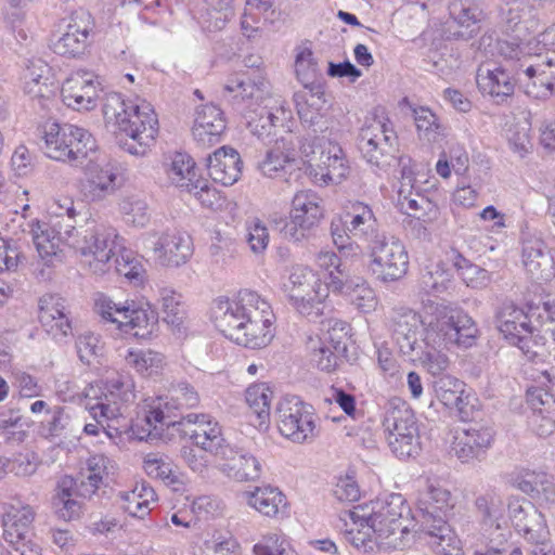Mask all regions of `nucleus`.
Returning <instances> with one entry per match:
<instances>
[{
  "label": "nucleus",
  "instance_id": "f257e3e1",
  "mask_svg": "<svg viewBox=\"0 0 555 555\" xmlns=\"http://www.w3.org/2000/svg\"><path fill=\"white\" fill-rule=\"evenodd\" d=\"M477 333V325L467 313L428 299L418 312L399 318L393 337L403 356L438 375L449 366L446 351L455 345L470 347Z\"/></svg>",
  "mask_w": 555,
  "mask_h": 555
},
{
  "label": "nucleus",
  "instance_id": "f03ea898",
  "mask_svg": "<svg viewBox=\"0 0 555 555\" xmlns=\"http://www.w3.org/2000/svg\"><path fill=\"white\" fill-rule=\"evenodd\" d=\"M211 320L225 337L251 349L266 347L274 335L271 305L250 289H242L232 298L215 299Z\"/></svg>",
  "mask_w": 555,
  "mask_h": 555
},
{
  "label": "nucleus",
  "instance_id": "7ed1b4c3",
  "mask_svg": "<svg viewBox=\"0 0 555 555\" xmlns=\"http://www.w3.org/2000/svg\"><path fill=\"white\" fill-rule=\"evenodd\" d=\"M82 234L74 245L81 249L82 261L90 273L102 276L114 268L117 274L134 285L144 281L141 257L125 246V240L116 229L98 224L95 230Z\"/></svg>",
  "mask_w": 555,
  "mask_h": 555
},
{
  "label": "nucleus",
  "instance_id": "20e7f679",
  "mask_svg": "<svg viewBox=\"0 0 555 555\" xmlns=\"http://www.w3.org/2000/svg\"><path fill=\"white\" fill-rule=\"evenodd\" d=\"M416 506L420 528L414 530L438 555H462L460 540L448 520L455 506L451 492L427 480L418 491Z\"/></svg>",
  "mask_w": 555,
  "mask_h": 555
},
{
  "label": "nucleus",
  "instance_id": "39448f33",
  "mask_svg": "<svg viewBox=\"0 0 555 555\" xmlns=\"http://www.w3.org/2000/svg\"><path fill=\"white\" fill-rule=\"evenodd\" d=\"M351 520L366 522L367 530H372L378 547L386 550L401 548L406 545L411 530L415 524L411 516V508L399 493H391L383 500L373 503L372 508L357 506L349 512Z\"/></svg>",
  "mask_w": 555,
  "mask_h": 555
},
{
  "label": "nucleus",
  "instance_id": "423d86ee",
  "mask_svg": "<svg viewBox=\"0 0 555 555\" xmlns=\"http://www.w3.org/2000/svg\"><path fill=\"white\" fill-rule=\"evenodd\" d=\"M106 129L118 140L119 146L130 155L145 156L158 133V118L153 106H104Z\"/></svg>",
  "mask_w": 555,
  "mask_h": 555
},
{
  "label": "nucleus",
  "instance_id": "0eeeda50",
  "mask_svg": "<svg viewBox=\"0 0 555 555\" xmlns=\"http://www.w3.org/2000/svg\"><path fill=\"white\" fill-rule=\"evenodd\" d=\"M198 402L199 396L191 385L180 383L172 386L168 395L152 401L143 418L137 420L134 427L138 428L139 438H160L165 427H176L180 424V420H176V411L194 408Z\"/></svg>",
  "mask_w": 555,
  "mask_h": 555
},
{
  "label": "nucleus",
  "instance_id": "6e6552de",
  "mask_svg": "<svg viewBox=\"0 0 555 555\" xmlns=\"http://www.w3.org/2000/svg\"><path fill=\"white\" fill-rule=\"evenodd\" d=\"M86 410L109 418L122 417V409L135 399L134 382L128 373L114 372L85 391Z\"/></svg>",
  "mask_w": 555,
  "mask_h": 555
},
{
  "label": "nucleus",
  "instance_id": "1a4fd4ad",
  "mask_svg": "<svg viewBox=\"0 0 555 555\" xmlns=\"http://www.w3.org/2000/svg\"><path fill=\"white\" fill-rule=\"evenodd\" d=\"M43 140L48 157L70 164L81 163L96 149L89 131L69 124L46 122Z\"/></svg>",
  "mask_w": 555,
  "mask_h": 555
},
{
  "label": "nucleus",
  "instance_id": "9d476101",
  "mask_svg": "<svg viewBox=\"0 0 555 555\" xmlns=\"http://www.w3.org/2000/svg\"><path fill=\"white\" fill-rule=\"evenodd\" d=\"M383 426L391 452L399 459H409L421 450L417 421L413 410L401 399L388 401Z\"/></svg>",
  "mask_w": 555,
  "mask_h": 555
},
{
  "label": "nucleus",
  "instance_id": "9b49d317",
  "mask_svg": "<svg viewBox=\"0 0 555 555\" xmlns=\"http://www.w3.org/2000/svg\"><path fill=\"white\" fill-rule=\"evenodd\" d=\"M162 168L169 184L194 195L206 207L214 206L217 192L198 175L196 163L189 154L175 152L166 155Z\"/></svg>",
  "mask_w": 555,
  "mask_h": 555
},
{
  "label": "nucleus",
  "instance_id": "f8f14e48",
  "mask_svg": "<svg viewBox=\"0 0 555 555\" xmlns=\"http://www.w3.org/2000/svg\"><path fill=\"white\" fill-rule=\"evenodd\" d=\"M396 135L386 124L374 121L361 129L358 149L362 157L373 167L387 171L391 167L409 166L410 159L397 157Z\"/></svg>",
  "mask_w": 555,
  "mask_h": 555
},
{
  "label": "nucleus",
  "instance_id": "ddd939ff",
  "mask_svg": "<svg viewBox=\"0 0 555 555\" xmlns=\"http://www.w3.org/2000/svg\"><path fill=\"white\" fill-rule=\"evenodd\" d=\"M98 224L90 223L86 227L76 228L74 224H62L61 221L51 223L31 220L28 223V232L40 258L47 263L52 264L54 259L60 258V244L63 242L81 255V249L74 245V242L80 241L82 233L95 230Z\"/></svg>",
  "mask_w": 555,
  "mask_h": 555
},
{
  "label": "nucleus",
  "instance_id": "4468645a",
  "mask_svg": "<svg viewBox=\"0 0 555 555\" xmlns=\"http://www.w3.org/2000/svg\"><path fill=\"white\" fill-rule=\"evenodd\" d=\"M369 269L376 280L391 283L401 280L409 270L404 244L393 236L380 235L370 244Z\"/></svg>",
  "mask_w": 555,
  "mask_h": 555
},
{
  "label": "nucleus",
  "instance_id": "2eb2a0df",
  "mask_svg": "<svg viewBox=\"0 0 555 555\" xmlns=\"http://www.w3.org/2000/svg\"><path fill=\"white\" fill-rule=\"evenodd\" d=\"M275 422L280 434L293 442L305 443L315 437L313 413L296 396H286L278 402Z\"/></svg>",
  "mask_w": 555,
  "mask_h": 555
},
{
  "label": "nucleus",
  "instance_id": "dca6fc26",
  "mask_svg": "<svg viewBox=\"0 0 555 555\" xmlns=\"http://www.w3.org/2000/svg\"><path fill=\"white\" fill-rule=\"evenodd\" d=\"M122 166L116 159L102 157L90 160L80 183L82 196L88 202H102L114 195L122 184Z\"/></svg>",
  "mask_w": 555,
  "mask_h": 555
},
{
  "label": "nucleus",
  "instance_id": "f3484780",
  "mask_svg": "<svg viewBox=\"0 0 555 555\" xmlns=\"http://www.w3.org/2000/svg\"><path fill=\"white\" fill-rule=\"evenodd\" d=\"M321 197L313 191L297 192L292 199L289 220L281 228L282 236L291 242H301L323 218Z\"/></svg>",
  "mask_w": 555,
  "mask_h": 555
},
{
  "label": "nucleus",
  "instance_id": "a211bd4d",
  "mask_svg": "<svg viewBox=\"0 0 555 555\" xmlns=\"http://www.w3.org/2000/svg\"><path fill=\"white\" fill-rule=\"evenodd\" d=\"M283 291L301 314H310L314 304H320L327 296V287L317 279L312 270L304 266L293 267L288 281L283 284Z\"/></svg>",
  "mask_w": 555,
  "mask_h": 555
},
{
  "label": "nucleus",
  "instance_id": "6ab92c4d",
  "mask_svg": "<svg viewBox=\"0 0 555 555\" xmlns=\"http://www.w3.org/2000/svg\"><path fill=\"white\" fill-rule=\"evenodd\" d=\"M178 427L197 448L215 457L228 444L222 437L221 426L209 414L190 413L181 417Z\"/></svg>",
  "mask_w": 555,
  "mask_h": 555
},
{
  "label": "nucleus",
  "instance_id": "aec40b11",
  "mask_svg": "<svg viewBox=\"0 0 555 555\" xmlns=\"http://www.w3.org/2000/svg\"><path fill=\"white\" fill-rule=\"evenodd\" d=\"M216 468L236 482L256 481L261 477V462L248 451L227 444L216 456Z\"/></svg>",
  "mask_w": 555,
  "mask_h": 555
},
{
  "label": "nucleus",
  "instance_id": "412c9836",
  "mask_svg": "<svg viewBox=\"0 0 555 555\" xmlns=\"http://www.w3.org/2000/svg\"><path fill=\"white\" fill-rule=\"evenodd\" d=\"M63 102L74 101L77 104L82 102L92 103L96 101H116L125 104L119 93H104L99 78L86 70L73 73L64 82L61 90Z\"/></svg>",
  "mask_w": 555,
  "mask_h": 555
},
{
  "label": "nucleus",
  "instance_id": "4be33fe9",
  "mask_svg": "<svg viewBox=\"0 0 555 555\" xmlns=\"http://www.w3.org/2000/svg\"><path fill=\"white\" fill-rule=\"evenodd\" d=\"M493 440L491 428H457L453 434L451 451L462 463L480 462L486 457Z\"/></svg>",
  "mask_w": 555,
  "mask_h": 555
},
{
  "label": "nucleus",
  "instance_id": "5701e85b",
  "mask_svg": "<svg viewBox=\"0 0 555 555\" xmlns=\"http://www.w3.org/2000/svg\"><path fill=\"white\" fill-rule=\"evenodd\" d=\"M498 328L504 338L524 352L530 349L533 328L528 314L513 302H504L496 315Z\"/></svg>",
  "mask_w": 555,
  "mask_h": 555
},
{
  "label": "nucleus",
  "instance_id": "b1692460",
  "mask_svg": "<svg viewBox=\"0 0 555 555\" xmlns=\"http://www.w3.org/2000/svg\"><path fill=\"white\" fill-rule=\"evenodd\" d=\"M508 517L515 530L528 542L545 540L546 530L543 515L526 500L508 502Z\"/></svg>",
  "mask_w": 555,
  "mask_h": 555
},
{
  "label": "nucleus",
  "instance_id": "393cba45",
  "mask_svg": "<svg viewBox=\"0 0 555 555\" xmlns=\"http://www.w3.org/2000/svg\"><path fill=\"white\" fill-rule=\"evenodd\" d=\"M155 259L164 267L177 268L186 263L193 255L192 237L186 232H167L153 243Z\"/></svg>",
  "mask_w": 555,
  "mask_h": 555
},
{
  "label": "nucleus",
  "instance_id": "a878e982",
  "mask_svg": "<svg viewBox=\"0 0 555 555\" xmlns=\"http://www.w3.org/2000/svg\"><path fill=\"white\" fill-rule=\"evenodd\" d=\"M504 119L503 131L509 151L520 159L527 157L533 151L530 112L518 106L516 111L505 115Z\"/></svg>",
  "mask_w": 555,
  "mask_h": 555
},
{
  "label": "nucleus",
  "instance_id": "bb28decb",
  "mask_svg": "<svg viewBox=\"0 0 555 555\" xmlns=\"http://www.w3.org/2000/svg\"><path fill=\"white\" fill-rule=\"evenodd\" d=\"M345 231L356 241L369 242L370 244L379 237L378 222L373 209L363 202H352L343 214Z\"/></svg>",
  "mask_w": 555,
  "mask_h": 555
},
{
  "label": "nucleus",
  "instance_id": "cd10ccee",
  "mask_svg": "<svg viewBox=\"0 0 555 555\" xmlns=\"http://www.w3.org/2000/svg\"><path fill=\"white\" fill-rule=\"evenodd\" d=\"M243 499L248 507L260 515L280 519L288 514L286 495L276 487L264 485L243 492Z\"/></svg>",
  "mask_w": 555,
  "mask_h": 555
},
{
  "label": "nucleus",
  "instance_id": "c85d7f7f",
  "mask_svg": "<svg viewBox=\"0 0 555 555\" xmlns=\"http://www.w3.org/2000/svg\"><path fill=\"white\" fill-rule=\"evenodd\" d=\"M521 260L534 280H548L554 275V260L544 241L535 235L522 238Z\"/></svg>",
  "mask_w": 555,
  "mask_h": 555
},
{
  "label": "nucleus",
  "instance_id": "c756f323",
  "mask_svg": "<svg viewBox=\"0 0 555 555\" xmlns=\"http://www.w3.org/2000/svg\"><path fill=\"white\" fill-rule=\"evenodd\" d=\"M39 322L55 340H61L72 333L65 301L57 295L47 294L40 298Z\"/></svg>",
  "mask_w": 555,
  "mask_h": 555
},
{
  "label": "nucleus",
  "instance_id": "7c9ffc66",
  "mask_svg": "<svg viewBox=\"0 0 555 555\" xmlns=\"http://www.w3.org/2000/svg\"><path fill=\"white\" fill-rule=\"evenodd\" d=\"M225 128L227 119L220 106H197L192 134L198 144L210 146L218 143Z\"/></svg>",
  "mask_w": 555,
  "mask_h": 555
},
{
  "label": "nucleus",
  "instance_id": "2f4dec72",
  "mask_svg": "<svg viewBox=\"0 0 555 555\" xmlns=\"http://www.w3.org/2000/svg\"><path fill=\"white\" fill-rule=\"evenodd\" d=\"M207 170L215 182L224 186L232 185L242 172L240 154L232 147L222 146L209 155Z\"/></svg>",
  "mask_w": 555,
  "mask_h": 555
},
{
  "label": "nucleus",
  "instance_id": "473e14b6",
  "mask_svg": "<svg viewBox=\"0 0 555 555\" xmlns=\"http://www.w3.org/2000/svg\"><path fill=\"white\" fill-rule=\"evenodd\" d=\"M530 80L526 92L537 100H546L555 83V53L546 54L525 69Z\"/></svg>",
  "mask_w": 555,
  "mask_h": 555
},
{
  "label": "nucleus",
  "instance_id": "72a5a7b5",
  "mask_svg": "<svg viewBox=\"0 0 555 555\" xmlns=\"http://www.w3.org/2000/svg\"><path fill=\"white\" fill-rule=\"evenodd\" d=\"M158 330V313L150 304L141 306L130 304L121 332L132 334L140 339H150L157 335Z\"/></svg>",
  "mask_w": 555,
  "mask_h": 555
},
{
  "label": "nucleus",
  "instance_id": "f704fd0d",
  "mask_svg": "<svg viewBox=\"0 0 555 555\" xmlns=\"http://www.w3.org/2000/svg\"><path fill=\"white\" fill-rule=\"evenodd\" d=\"M50 72V66L39 57L27 61L23 72L24 91L31 101L51 100L53 88L49 85Z\"/></svg>",
  "mask_w": 555,
  "mask_h": 555
},
{
  "label": "nucleus",
  "instance_id": "c9c22d12",
  "mask_svg": "<svg viewBox=\"0 0 555 555\" xmlns=\"http://www.w3.org/2000/svg\"><path fill=\"white\" fill-rule=\"evenodd\" d=\"M330 287L334 292L344 293L351 304L362 312H370L376 306L374 291L361 278L343 280L339 275L332 273Z\"/></svg>",
  "mask_w": 555,
  "mask_h": 555
},
{
  "label": "nucleus",
  "instance_id": "e433bc0d",
  "mask_svg": "<svg viewBox=\"0 0 555 555\" xmlns=\"http://www.w3.org/2000/svg\"><path fill=\"white\" fill-rule=\"evenodd\" d=\"M348 172V167L343 158L341 149L336 145H331L327 150L321 151L319 162L311 164L309 176L315 182L328 183L330 181L339 180L345 178Z\"/></svg>",
  "mask_w": 555,
  "mask_h": 555
},
{
  "label": "nucleus",
  "instance_id": "4c0bfd02",
  "mask_svg": "<svg viewBox=\"0 0 555 555\" xmlns=\"http://www.w3.org/2000/svg\"><path fill=\"white\" fill-rule=\"evenodd\" d=\"M476 80L480 92L493 98H502L503 100L514 91L508 74L492 63L479 66Z\"/></svg>",
  "mask_w": 555,
  "mask_h": 555
},
{
  "label": "nucleus",
  "instance_id": "58836bf2",
  "mask_svg": "<svg viewBox=\"0 0 555 555\" xmlns=\"http://www.w3.org/2000/svg\"><path fill=\"white\" fill-rule=\"evenodd\" d=\"M35 519V511L29 505H11L2 517L3 539L8 542L31 537L30 526Z\"/></svg>",
  "mask_w": 555,
  "mask_h": 555
},
{
  "label": "nucleus",
  "instance_id": "ea45409f",
  "mask_svg": "<svg viewBox=\"0 0 555 555\" xmlns=\"http://www.w3.org/2000/svg\"><path fill=\"white\" fill-rule=\"evenodd\" d=\"M121 508L131 517L143 519L156 503V493L146 481L137 482L130 491L119 492Z\"/></svg>",
  "mask_w": 555,
  "mask_h": 555
},
{
  "label": "nucleus",
  "instance_id": "a19ab883",
  "mask_svg": "<svg viewBox=\"0 0 555 555\" xmlns=\"http://www.w3.org/2000/svg\"><path fill=\"white\" fill-rule=\"evenodd\" d=\"M295 72L298 80L304 85L305 89L309 90L312 96L317 95L321 99L322 86L318 80L319 67L313 57L312 51L307 47H301L297 50L295 60Z\"/></svg>",
  "mask_w": 555,
  "mask_h": 555
},
{
  "label": "nucleus",
  "instance_id": "79ce46f5",
  "mask_svg": "<svg viewBox=\"0 0 555 555\" xmlns=\"http://www.w3.org/2000/svg\"><path fill=\"white\" fill-rule=\"evenodd\" d=\"M516 485L525 493L544 494L547 501L555 502L554 478L542 469H524L516 478Z\"/></svg>",
  "mask_w": 555,
  "mask_h": 555
},
{
  "label": "nucleus",
  "instance_id": "37998d69",
  "mask_svg": "<svg viewBox=\"0 0 555 555\" xmlns=\"http://www.w3.org/2000/svg\"><path fill=\"white\" fill-rule=\"evenodd\" d=\"M245 399L258 420V426L267 428L270 420L273 390L266 383L253 384L246 389Z\"/></svg>",
  "mask_w": 555,
  "mask_h": 555
},
{
  "label": "nucleus",
  "instance_id": "c03bdc74",
  "mask_svg": "<svg viewBox=\"0 0 555 555\" xmlns=\"http://www.w3.org/2000/svg\"><path fill=\"white\" fill-rule=\"evenodd\" d=\"M436 398L447 408L464 412V383L460 379L443 375L434 383Z\"/></svg>",
  "mask_w": 555,
  "mask_h": 555
},
{
  "label": "nucleus",
  "instance_id": "a18cd8bd",
  "mask_svg": "<svg viewBox=\"0 0 555 555\" xmlns=\"http://www.w3.org/2000/svg\"><path fill=\"white\" fill-rule=\"evenodd\" d=\"M124 359L128 366L143 376L157 374L164 365V356L151 349H129Z\"/></svg>",
  "mask_w": 555,
  "mask_h": 555
},
{
  "label": "nucleus",
  "instance_id": "49530a36",
  "mask_svg": "<svg viewBox=\"0 0 555 555\" xmlns=\"http://www.w3.org/2000/svg\"><path fill=\"white\" fill-rule=\"evenodd\" d=\"M88 30L78 24H68L66 31L54 43V52L61 55L75 56L86 47Z\"/></svg>",
  "mask_w": 555,
  "mask_h": 555
},
{
  "label": "nucleus",
  "instance_id": "de8ad7c7",
  "mask_svg": "<svg viewBox=\"0 0 555 555\" xmlns=\"http://www.w3.org/2000/svg\"><path fill=\"white\" fill-rule=\"evenodd\" d=\"M307 350L309 352L310 362L319 370L332 372L337 367L340 353L318 337L310 336L308 338Z\"/></svg>",
  "mask_w": 555,
  "mask_h": 555
},
{
  "label": "nucleus",
  "instance_id": "09e8293b",
  "mask_svg": "<svg viewBox=\"0 0 555 555\" xmlns=\"http://www.w3.org/2000/svg\"><path fill=\"white\" fill-rule=\"evenodd\" d=\"M159 302L164 321L172 327L179 328L185 318L181 295L170 287H162L159 288Z\"/></svg>",
  "mask_w": 555,
  "mask_h": 555
},
{
  "label": "nucleus",
  "instance_id": "8fccbe9b",
  "mask_svg": "<svg viewBox=\"0 0 555 555\" xmlns=\"http://www.w3.org/2000/svg\"><path fill=\"white\" fill-rule=\"evenodd\" d=\"M130 307L128 301L115 302L112 298L104 294H96L94 298V311L105 322L117 325L121 328L124 321L127 319V312Z\"/></svg>",
  "mask_w": 555,
  "mask_h": 555
},
{
  "label": "nucleus",
  "instance_id": "3c124183",
  "mask_svg": "<svg viewBox=\"0 0 555 555\" xmlns=\"http://www.w3.org/2000/svg\"><path fill=\"white\" fill-rule=\"evenodd\" d=\"M284 113L285 106H259V109L254 112L256 116H247V127L253 134L263 138L270 134L272 127H276L279 114Z\"/></svg>",
  "mask_w": 555,
  "mask_h": 555
},
{
  "label": "nucleus",
  "instance_id": "603ef678",
  "mask_svg": "<svg viewBox=\"0 0 555 555\" xmlns=\"http://www.w3.org/2000/svg\"><path fill=\"white\" fill-rule=\"evenodd\" d=\"M76 349L80 361L92 365L100 363V359L104 357L105 344L100 335L85 332L77 337Z\"/></svg>",
  "mask_w": 555,
  "mask_h": 555
},
{
  "label": "nucleus",
  "instance_id": "864d4df0",
  "mask_svg": "<svg viewBox=\"0 0 555 555\" xmlns=\"http://www.w3.org/2000/svg\"><path fill=\"white\" fill-rule=\"evenodd\" d=\"M475 505L481 514L486 524L501 528L503 519L504 504L502 498L493 490L487 491L477 496Z\"/></svg>",
  "mask_w": 555,
  "mask_h": 555
},
{
  "label": "nucleus",
  "instance_id": "5fc2aeb1",
  "mask_svg": "<svg viewBox=\"0 0 555 555\" xmlns=\"http://www.w3.org/2000/svg\"><path fill=\"white\" fill-rule=\"evenodd\" d=\"M413 180L412 170L409 168V166L404 165L403 169H401V182L398 191L399 199L401 201V205L403 207L414 211V216L420 219L421 215H417L416 212L418 210H424L425 207H428L431 204L423 195L415 194V196H413Z\"/></svg>",
  "mask_w": 555,
  "mask_h": 555
},
{
  "label": "nucleus",
  "instance_id": "6e6d98bb",
  "mask_svg": "<svg viewBox=\"0 0 555 555\" xmlns=\"http://www.w3.org/2000/svg\"><path fill=\"white\" fill-rule=\"evenodd\" d=\"M413 116L422 139L436 142L443 134V127L438 122V117L428 106H415Z\"/></svg>",
  "mask_w": 555,
  "mask_h": 555
},
{
  "label": "nucleus",
  "instance_id": "4d7b16f0",
  "mask_svg": "<svg viewBox=\"0 0 555 555\" xmlns=\"http://www.w3.org/2000/svg\"><path fill=\"white\" fill-rule=\"evenodd\" d=\"M109 463V459L103 454H93L87 460V480L81 482L83 495H91L95 492L108 474Z\"/></svg>",
  "mask_w": 555,
  "mask_h": 555
},
{
  "label": "nucleus",
  "instance_id": "13d9d810",
  "mask_svg": "<svg viewBox=\"0 0 555 555\" xmlns=\"http://www.w3.org/2000/svg\"><path fill=\"white\" fill-rule=\"evenodd\" d=\"M72 485V479H63L59 486L60 490L54 499L56 514L64 520H72L79 517L81 511L80 503L73 499V494L70 492Z\"/></svg>",
  "mask_w": 555,
  "mask_h": 555
},
{
  "label": "nucleus",
  "instance_id": "bf43d9fd",
  "mask_svg": "<svg viewBox=\"0 0 555 555\" xmlns=\"http://www.w3.org/2000/svg\"><path fill=\"white\" fill-rule=\"evenodd\" d=\"M255 555H298L287 540L278 532H269L253 547Z\"/></svg>",
  "mask_w": 555,
  "mask_h": 555
},
{
  "label": "nucleus",
  "instance_id": "052dcab7",
  "mask_svg": "<svg viewBox=\"0 0 555 555\" xmlns=\"http://www.w3.org/2000/svg\"><path fill=\"white\" fill-rule=\"evenodd\" d=\"M119 209L127 223L134 227H144L149 220L146 203L138 196H126L119 203Z\"/></svg>",
  "mask_w": 555,
  "mask_h": 555
},
{
  "label": "nucleus",
  "instance_id": "680f3d73",
  "mask_svg": "<svg viewBox=\"0 0 555 555\" xmlns=\"http://www.w3.org/2000/svg\"><path fill=\"white\" fill-rule=\"evenodd\" d=\"M22 415L20 410L9 409L0 413V437L7 442H23L26 437L25 430H15L22 427Z\"/></svg>",
  "mask_w": 555,
  "mask_h": 555
},
{
  "label": "nucleus",
  "instance_id": "e2e57ef3",
  "mask_svg": "<svg viewBox=\"0 0 555 555\" xmlns=\"http://www.w3.org/2000/svg\"><path fill=\"white\" fill-rule=\"evenodd\" d=\"M450 283V274L438 266L434 269L425 270L420 280L421 289L429 295L444 293L449 288Z\"/></svg>",
  "mask_w": 555,
  "mask_h": 555
},
{
  "label": "nucleus",
  "instance_id": "0e129e2a",
  "mask_svg": "<svg viewBox=\"0 0 555 555\" xmlns=\"http://www.w3.org/2000/svg\"><path fill=\"white\" fill-rule=\"evenodd\" d=\"M348 330V324L344 321H328L326 331L323 332L322 336L317 337L335 349L338 353H343L346 351Z\"/></svg>",
  "mask_w": 555,
  "mask_h": 555
},
{
  "label": "nucleus",
  "instance_id": "69168bd1",
  "mask_svg": "<svg viewBox=\"0 0 555 555\" xmlns=\"http://www.w3.org/2000/svg\"><path fill=\"white\" fill-rule=\"evenodd\" d=\"M224 91L230 94L233 93V100L247 101L257 99V93L260 89L255 83L247 82L245 74L236 73L227 80Z\"/></svg>",
  "mask_w": 555,
  "mask_h": 555
},
{
  "label": "nucleus",
  "instance_id": "338daca9",
  "mask_svg": "<svg viewBox=\"0 0 555 555\" xmlns=\"http://www.w3.org/2000/svg\"><path fill=\"white\" fill-rule=\"evenodd\" d=\"M89 414L91 415L94 422L87 423L85 425L83 433L86 435L100 436V434L102 433L109 439L117 438L121 435L119 420L94 415L92 412H89Z\"/></svg>",
  "mask_w": 555,
  "mask_h": 555
},
{
  "label": "nucleus",
  "instance_id": "774afa93",
  "mask_svg": "<svg viewBox=\"0 0 555 555\" xmlns=\"http://www.w3.org/2000/svg\"><path fill=\"white\" fill-rule=\"evenodd\" d=\"M246 231V241L250 250L256 255L262 254L269 244L267 227L259 219H253L247 222Z\"/></svg>",
  "mask_w": 555,
  "mask_h": 555
}]
</instances>
